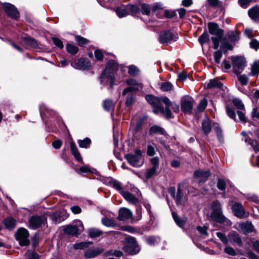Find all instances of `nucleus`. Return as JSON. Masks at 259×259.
I'll use <instances>...</instances> for the list:
<instances>
[{"label":"nucleus","mask_w":259,"mask_h":259,"mask_svg":"<svg viewBox=\"0 0 259 259\" xmlns=\"http://www.w3.org/2000/svg\"><path fill=\"white\" fill-rule=\"evenodd\" d=\"M117 69L118 64L117 62L113 60L109 61L104 71L101 76V83L104 84L110 83L112 87L114 81L113 72Z\"/></svg>","instance_id":"1"},{"label":"nucleus","mask_w":259,"mask_h":259,"mask_svg":"<svg viewBox=\"0 0 259 259\" xmlns=\"http://www.w3.org/2000/svg\"><path fill=\"white\" fill-rule=\"evenodd\" d=\"M209 32L212 36L211 39L213 44V48L217 49L219 47V44L223 35V30L221 29L217 24L210 22L208 23Z\"/></svg>","instance_id":"2"},{"label":"nucleus","mask_w":259,"mask_h":259,"mask_svg":"<svg viewBox=\"0 0 259 259\" xmlns=\"http://www.w3.org/2000/svg\"><path fill=\"white\" fill-rule=\"evenodd\" d=\"M125 158L128 162L134 167H140L143 163L142 153L139 150L135 151V155L132 154L125 155Z\"/></svg>","instance_id":"3"},{"label":"nucleus","mask_w":259,"mask_h":259,"mask_svg":"<svg viewBox=\"0 0 259 259\" xmlns=\"http://www.w3.org/2000/svg\"><path fill=\"white\" fill-rule=\"evenodd\" d=\"M161 101L166 105V108L164 110V113H161L165 115L166 118H170L172 117V113L169 109L170 106L174 112H178L179 111V106L175 103L171 102L167 97H162Z\"/></svg>","instance_id":"4"},{"label":"nucleus","mask_w":259,"mask_h":259,"mask_svg":"<svg viewBox=\"0 0 259 259\" xmlns=\"http://www.w3.org/2000/svg\"><path fill=\"white\" fill-rule=\"evenodd\" d=\"M231 59L235 73L240 74L246 65L245 58L241 56H233Z\"/></svg>","instance_id":"5"},{"label":"nucleus","mask_w":259,"mask_h":259,"mask_svg":"<svg viewBox=\"0 0 259 259\" xmlns=\"http://www.w3.org/2000/svg\"><path fill=\"white\" fill-rule=\"evenodd\" d=\"M145 98L147 102L154 107L153 112L155 113H164V109L160 105V102H162L161 98H158L150 95L146 96Z\"/></svg>","instance_id":"6"},{"label":"nucleus","mask_w":259,"mask_h":259,"mask_svg":"<svg viewBox=\"0 0 259 259\" xmlns=\"http://www.w3.org/2000/svg\"><path fill=\"white\" fill-rule=\"evenodd\" d=\"M124 249L126 252L131 254H136L140 251V248L137 241L133 237H130L126 239Z\"/></svg>","instance_id":"7"},{"label":"nucleus","mask_w":259,"mask_h":259,"mask_svg":"<svg viewBox=\"0 0 259 259\" xmlns=\"http://www.w3.org/2000/svg\"><path fill=\"white\" fill-rule=\"evenodd\" d=\"M16 236L17 240L19 241L21 245H27L29 244V233L26 229L23 228L18 229Z\"/></svg>","instance_id":"8"},{"label":"nucleus","mask_w":259,"mask_h":259,"mask_svg":"<svg viewBox=\"0 0 259 259\" xmlns=\"http://www.w3.org/2000/svg\"><path fill=\"white\" fill-rule=\"evenodd\" d=\"M194 102V100L191 97L189 96L183 97L181 100L182 110L185 112H191L193 108Z\"/></svg>","instance_id":"9"},{"label":"nucleus","mask_w":259,"mask_h":259,"mask_svg":"<svg viewBox=\"0 0 259 259\" xmlns=\"http://www.w3.org/2000/svg\"><path fill=\"white\" fill-rule=\"evenodd\" d=\"M126 82L130 87L125 89L123 92L122 95H125L128 92L136 91L139 89L142 88V84L139 83L137 81L134 79H129L126 80Z\"/></svg>","instance_id":"10"},{"label":"nucleus","mask_w":259,"mask_h":259,"mask_svg":"<svg viewBox=\"0 0 259 259\" xmlns=\"http://www.w3.org/2000/svg\"><path fill=\"white\" fill-rule=\"evenodd\" d=\"M232 211L235 216L242 218L247 217L248 213L246 212L241 203L235 202L232 207Z\"/></svg>","instance_id":"11"},{"label":"nucleus","mask_w":259,"mask_h":259,"mask_svg":"<svg viewBox=\"0 0 259 259\" xmlns=\"http://www.w3.org/2000/svg\"><path fill=\"white\" fill-rule=\"evenodd\" d=\"M177 35L170 31L162 32L159 35V41L162 44L167 43L172 40H176Z\"/></svg>","instance_id":"12"},{"label":"nucleus","mask_w":259,"mask_h":259,"mask_svg":"<svg viewBox=\"0 0 259 259\" xmlns=\"http://www.w3.org/2000/svg\"><path fill=\"white\" fill-rule=\"evenodd\" d=\"M46 219L43 217L33 216L29 221V228L32 229H35L39 227L41 225L44 223Z\"/></svg>","instance_id":"13"},{"label":"nucleus","mask_w":259,"mask_h":259,"mask_svg":"<svg viewBox=\"0 0 259 259\" xmlns=\"http://www.w3.org/2000/svg\"><path fill=\"white\" fill-rule=\"evenodd\" d=\"M104 251V249L100 247H95L87 249L84 252V256L88 258L95 257Z\"/></svg>","instance_id":"14"},{"label":"nucleus","mask_w":259,"mask_h":259,"mask_svg":"<svg viewBox=\"0 0 259 259\" xmlns=\"http://www.w3.org/2000/svg\"><path fill=\"white\" fill-rule=\"evenodd\" d=\"M71 66L78 69L84 70L90 67V62L85 59L75 60L71 63Z\"/></svg>","instance_id":"15"},{"label":"nucleus","mask_w":259,"mask_h":259,"mask_svg":"<svg viewBox=\"0 0 259 259\" xmlns=\"http://www.w3.org/2000/svg\"><path fill=\"white\" fill-rule=\"evenodd\" d=\"M168 192L172 197L175 199L178 205L181 204L185 199V198H184V194L180 188L178 189L176 195H175L176 190L174 187L170 188L168 190Z\"/></svg>","instance_id":"16"},{"label":"nucleus","mask_w":259,"mask_h":259,"mask_svg":"<svg viewBox=\"0 0 259 259\" xmlns=\"http://www.w3.org/2000/svg\"><path fill=\"white\" fill-rule=\"evenodd\" d=\"M4 7L5 12L10 17L17 19L19 17V13L13 5L9 3H6L4 4Z\"/></svg>","instance_id":"17"},{"label":"nucleus","mask_w":259,"mask_h":259,"mask_svg":"<svg viewBox=\"0 0 259 259\" xmlns=\"http://www.w3.org/2000/svg\"><path fill=\"white\" fill-rule=\"evenodd\" d=\"M133 213L131 210L125 207L120 208L117 219L120 221H125L132 219Z\"/></svg>","instance_id":"18"},{"label":"nucleus","mask_w":259,"mask_h":259,"mask_svg":"<svg viewBox=\"0 0 259 259\" xmlns=\"http://www.w3.org/2000/svg\"><path fill=\"white\" fill-rule=\"evenodd\" d=\"M196 179L199 183L205 182L210 176L209 170H197L194 174Z\"/></svg>","instance_id":"19"},{"label":"nucleus","mask_w":259,"mask_h":259,"mask_svg":"<svg viewBox=\"0 0 259 259\" xmlns=\"http://www.w3.org/2000/svg\"><path fill=\"white\" fill-rule=\"evenodd\" d=\"M121 194L127 201L132 204L136 205L139 203V200L128 192L121 191Z\"/></svg>","instance_id":"20"},{"label":"nucleus","mask_w":259,"mask_h":259,"mask_svg":"<svg viewBox=\"0 0 259 259\" xmlns=\"http://www.w3.org/2000/svg\"><path fill=\"white\" fill-rule=\"evenodd\" d=\"M64 231L68 235L77 236L79 234V229L76 225H69L65 227Z\"/></svg>","instance_id":"21"},{"label":"nucleus","mask_w":259,"mask_h":259,"mask_svg":"<svg viewBox=\"0 0 259 259\" xmlns=\"http://www.w3.org/2000/svg\"><path fill=\"white\" fill-rule=\"evenodd\" d=\"M249 16L255 21H259V7H254L248 12Z\"/></svg>","instance_id":"22"},{"label":"nucleus","mask_w":259,"mask_h":259,"mask_svg":"<svg viewBox=\"0 0 259 259\" xmlns=\"http://www.w3.org/2000/svg\"><path fill=\"white\" fill-rule=\"evenodd\" d=\"M202 128L203 133L207 135L210 133L211 129V122L209 119L206 118L202 122Z\"/></svg>","instance_id":"23"},{"label":"nucleus","mask_w":259,"mask_h":259,"mask_svg":"<svg viewBox=\"0 0 259 259\" xmlns=\"http://www.w3.org/2000/svg\"><path fill=\"white\" fill-rule=\"evenodd\" d=\"M6 228L9 230L13 229L16 225V221L12 218H7L4 221Z\"/></svg>","instance_id":"24"},{"label":"nucleus","mask_w":259,"mask_h":259,"mask_svg":"<svg viewBox=\"0 0 259 259\" xmlns=\"http://www.w3.org/2000/svg\"><path fill=\"white\" fill-rule=\"evenodd\" d=\"M222 86L221 82L218 81L217 79L210 80L208 83L205 84V87L207 88H220Z\"/></svg>","instance_id":"25"},{"label":"nucleus","mask_w":259,"mask_h":259,"mask_svg":"<svg viewBox=\"0 0 259 259\" xmlns=\"http://www.w3.org/2000/svg\"><path fill=\"white\" fill-rule=\"evenodd\" d=\"M70 148L71 152L76 158V159L80 161L81 160V157L80 156V153L78 152L77 149L76 147L75 144L73 142H71L70 143Z\"/></svg>","instance_id":"26"},{"label":"nucleus","mask_w":259,"mask_h":259,"mask_svg":"<svg viewBox=\"0 0 259 259\" xmlns=\"http://www.w3.org/2000/svg\"><path fill=\"white\" fill-rule=\"evenodd\" d=\"M241 229L244 232H250L253 231V226L249 222H246L240 224Z\"/></svg>","instance_id":"27"},{"label":"nucleus","mask_w":259,"mask_h":259,"mask_svg":"<svg viewBox=\"0 0 259 259\" xmlns=\"http://www.w3.org/2000/svg\"><path fill=\"white\" fill-rule=\"evenodd\" d=\"M228 240L232 243H235L240 244L241 243V240L239 236L236 233H231L228 236Z\"/></svg>","instance_id":"28"},{"label":"nucleus","mask_w":259,"mask_h":259,"mask_svg":"<svg viewBox=\"0 0 259 259\" xmlns=\"http://www.w3.org/2000/svg\"><path fill=\"white\" fill-rule=\"evenodd\" d=\"M23 41L25 44L31 47L35 48L37 46L36 40L30 37L24 38Z\"/></svg>","instance_id":"29"},{"label":"nucleus","mask_w":259,"mask_h":259,"mask_svg":"<svg viewBox=\"0 0 259 259\" xmlns=\"http://www.w3.org/2000/svg\"><path fill=\"white\" fill-rule=\"evenodd\" d=\"M102 223L105 226L110 227H114L116 225L115 221L113 219L107 217H104L102 219Z\"/></svg>","instance_id":"30"},{"label":"nucleus","mask_w":259,"mask_h":259,"mask_svg":"<svg viewBox=\"0 0 259 259\" xmlns=\"http://www.w3.org/2000/svg\"><path fill=\"white\" fill-rule=\"evenodd\" d=\"M88 233L91 238H96L102 235V232L96 228H91L88 230Z\"/></svg>","instance_id":"31"},{"label":"nucleus","mask_w":259,"mask_h":259,"mask_svg":"<svg viewBox=\"0 0 259 259\" xmlns=\"http://www.w3.org/2000/svg\"><path fill=\"white\" fill-rule=\"evenodd\" d=\"M116 13L120 18L124 17L130 14L128 11L126 10V7L124 8H118L116 10Z\"/></svg>","instance_id":"32"},{"label":"nucleus","mask_w":259,"mask_h":259,"mask_svg":"<svg viewBox=\"0 0 259 259\" xmlns=\"http://www.w3.org/2000/svg\"><path fill=\"white\" fill-rule=\"evenodd\" d=\"M92 244L91 242H81L74 244L73 247L75 249H83L88 248Z\"/></svg>","instance_id":"33"},{"label":"nucleus","mask_w":259,"mask_h":259,"mask_svg":"<svg viewBox=\"0 0 259 259\" xmlns=\"http://www.w3.org/2000/svg\"><path fill=\"white\" fill-rule=\"evenodd\" d=\"M259 73V60L254 62L251 67V72L249 75L253 76Z\"/></svg>","instance_id":"34"},{"label":"nucleus","mask_w":259,"mask_h":259,"mask_svg":"<svg viewBox=\"0 0 259 259\" xmlns=\"http://www.w3.org/2000/svg\"><path fill=\"white\" fill-rule=\"evenodd\" d=\"M126 10L128 11L130 14L134 15L139 12V8L137 6L130 4L126 6Z\"/></svg>","instance_id":"35"},{"label":"nucleus","mask_w":259,"mask_h":259,"mask_svg":"<svg viewBox=\"0 0 259 259\" xmlns=\"http://www.w3.org/2000/svg\"><path fill=\"white\" fill-rule=\"evenodd\" d=\"M114 106L115 104L111 100H106L104 101L103 107L106 110L109 111L113 109Z\"/></svg>","instance_id":"36"},{"label":"nucleus","mask_w":259,"mask_h":259,"mask_svg":"<svg viewBox=\"0 0 259 259\" xmlns=\"http://www.w3.org/2000/svg\"><path fill=\"white\" fill-rule=\"evenodd\" d=\"M211 218L214 221L221 222L223 220L222 212L213 211L211 214Z\"/></svg>","instance_id":"37"},{"label":"nucleus","mask_w":259,"mask_h":259,"mask_svg":"<svg viewBox=\"0 0 259 259\" xmlns=\"http://www.w3.org/2000/svg\"><path fill=\"white\" fill-rule=\"evenodd\" d=\"M160 241L159 237L154 236H149L146 238L147 243L150 245H155L158 243Z\"/></svg>","instance_id":"38"},{"label":"nucleus","mask_w":259,"mask_h":259,"mask_svg":"<svg viewBox=\"0 0 259 259\" xmlns=\"http://www.w3.org/2000/svg\"><path fill=\"white\" fill-rule=\"evenodd\" d=\"M78 143L80 147L87 148L91 143V140L86 138L83 140H79Z\"/></svg>","instance_id":"39"},{"label":"nucleus","mask_w":259,"mask_h":259,"mask_svg":"<svg viewBox=\"0 0 259 259\" xmlns=\"http://www.w3.org/2000/svg\"><path fill=\"white\" fill-rule=\"evenodd\" d=\"M50 218L52 221L55 223H59L61 222L64 219H61L60 213L58 212H55L50 215Z\"/></svg>","instance_id":"40"},{"label":"nucleus","mask_w":259,"mask_h":259,"mask_svg":"<svg viewBox=\"0 0 259 259\" xmlns=\"http://www.w3.org/2000/svg\"><path fill=\"white\" fill-rule=\"evenodd\" d=\"M66 49L68 53L72 54H76L78 51V49L76 46L70 44L67 45Z\"/></svg>","instance_id":"41"},{"label":"nucleus","mask_w":259,"mask_h":259,"mask_svg":"<svg viewBox=\"0 0 259 259\" xmlns=\"http://www.w3.org/2000/svg\"><path fill=\"white\" fill-rule=\"evenodd\" d=\"M149 132L150 134H154L157 133H159L161 135L163 134V129L157 125L152 126L150 129Z\"/></svg>","instance_id":"42"},{"label":"nucleus","mask_w":259,"mask_h":259,"mask_svg":"<svg viewBox=\"0 0 259 259\" xmlns=\"http://www.w3.org/2000/svg\"><path fill=\"white\" fill-rule=\"evenodd\" d=\"M228 37L231 41H235L239 39V33L237 31H230Z\"/></svg>","instance_id":"43"},{"label":"nucleus","mask_w":259,"mask_h":259,"mask_svg":"<svg viewBox=\"0 0 259 259\" xmlns=\"http://www.w3.org/2000/svg\"><path fill=\"white\" fill-rule=\"evenodd\" d=\"M139 72V69L135 65H130L128 66V73L133 76L137 75Z\"/></svg>","instance_id":"44"},{"label":"nucleus","mask_w":259,"mask_h":259,"mask_svg":"<svg viewBox=\"0 0 259 259\" xmlns=\"http://www.w3.org/2000/svg\"><path fill=\"white\" fill-rule=\"evenodd\" d=\"M172 215L173 218H174L175 221L176 222V223H177V224L181 227H183L185 224V221L184 220L179 218L177 216V214L174 212H172Z\"/></svg>","instance_id":"45"},{"label":"nucleus","mask_w":259,"mask_h":259,"mask_svg":"<svg viewBox=\"0 0 259 259\" xmlns=\"http://www.w3.org/2000/svg\"><path fill=\"white\" fill-rule=\"evenodd\" d=\"M75 38L78 45L80 46H83L89 42V40L87 39L80 36H76Z\"/></svg>","instance_id":"46"},{"label":"nucleus","mask_w":259,"mask_h":259,"mask_svg":"<svg viewBox=\"0 0 259 259\" xmlns=\"http://www.w3.org/2000/svg\"><path fill=\"white\" fill-rule=\"evenodd\" d=\"M160 88L163 91L167 92L172 89V85L169 82H164L161 84Z\"/></svg>","instance_id":"47"},{"label":"nucleus","mask_w":259,"mask_h":259,"mask_svg":"<svg viewBox=\"0 0 259 259\" xmlns=\"http://www.w3.org/2000/svg\"><path fill=\"white\" fill-rule=\"evenodd\" d=\"M209 40V36L206 32H204L199 37L198 40L201 45L206 42Z\"/></svg>","instance_id":"48"},{"label":"nucleus","mask_w":259,"mask_h":259,"mask_svg":"<svg viewBox=\"0 0 259 259\" xmlns=\"http://www.w3.org/2000/svg\"><path fill=\"white\" fill-rule=\"evenodd\" d=\"M207 104V101L206 99H205V98L203 99V100H202L200 102L198 106H197V110L199 111H202L205 108Z\"/></svg>","instance_id":"49"},{"label":"nucleus","mask_w":259,"mask_h":259,"mask_svg":"<svg viewBox=\"0 0 259 259\" xmlns=\"http://www.w3.org/2000/svg\"><path fill=\"white\" fill-rule=\"evenodd\" d=\"M232 102L234 106L240 110H243L244 109V105L242 103L241 100L238 99H234L233 100Z\"/></svg>","instance_id":"50"},{"label":"nucleus","mask_w":259,"mask_h":259,"mask_svg":"<svg viewBox=\"0 0 259 259\" xmlns=\"http://www.w3.org/2000/svg\"><path fill=\"white\" fill-rule=\"evenodd\" d=\"M222 57V53L221 51L218 50L214 52V60L215 63H220Z\"/></svg>","instance_id":"51"},{"label":"nucleus","mask_w":259,"mask_h":259,"mask_svg":"<svg viewBox=\"0 0 259 259\" xmlns=\"http://www.w3.org/2000/svg\"><path fill=\"white\" fill-rule=\"evenodd\" d=\"M211 208L213 211L222 212L221 205L218 201H215L212 203Z\"/></svg>","instance_id":"52"},{"label":"nucleus","mask_w":259,"mask_h":259,"mask_svg":"<svg viewBox=\"0 0 259 259\" xmlns=\"http://www.w3.org/2000/svg\"><path fill=\"white\" fill-rule=\"evenodd\" d=\"M141 12L144 15H148L150 12L149 6L146 4H143L141 6Z\"/></svg>","instance_id":"53"},{"label":"nucleus","mask_w":259,"mask_h":259,"mask_svg":"<svg viewBox=\"0 0 259 259\" xmlns=\"http://www.w3.org/2000/svg\"><path fill=\"white\" fill-rule=\"evenodd\" d=\"M238 78L239 81L242 85H246L248 82V78L246 75H238Z\"/></svg>","instance_id":"54"},{"label":"nucleus","mask_w":259,"mask_h":259,"mask_svg":"<svg viewBox=\"0 0 259 259\" xmlns=\"http://www.w3.org/2000/svg\"><path fill=\"white\" fill-rule=\"evenodd\" d=\"M135 97L133 94L128 95L126 100V105L127 106H131L135 101Z\"/></svg>","instance_id":"55"},{"label":"nucleus","mask_w":259,"mask_h":259,"mask_svg":"<svg viewBox=\"0 0 259 259\" xmlns=\"http://www.w3.org/2000/svg\"><path fill=\"white\" fill-rule=\"evenodd\" d=\"M226 184L223 180H219L217 183L218 188L221 190L224 191L226 189Z\"/></svg>","instance_id":"56"},{"label":"nucleus","mask_w":259,"mask_h":259,"mask_svg":"<svg viewBox=\"0 0 259 259\" xmlns=\"http://www.w3.org/2000/svg\"><path fill=\"white\" fill-rule=\"evenodd\" d=\"M157 168L152 167L151 168L149 169L146 174V177L147 178L149 179L152 177L155 173L157 170Z\"/></svg>","instance_id":"57"},{"label":"nucleus","mask_w":259,"mask_h":259,"mask_svg":"<svg viewBox=\"0 0 259 259\" xmlns=\"http://www.w3.org/2000/svg\"><path fill=\"white\" fill-rule=\"evenodd\" d=\"M233 48V46L228 42H224L222 45V48L224 52L232 50Z\"/></svg>","instance_id":"58"},{"label":"nucleus","mask_w":259,"mask_h":259,"mask_svg":"<svg viewBox=\"0 0 259 259\" xmlns=\"http://www.w3.org/2000/svg\"><path fill=\"white\" fill-rule=\"evenodd\" d=\"M152 167L158 169L159 167V158L158 157H154L151 159Z\"/></svg>","instance_id":"59"},{"label":"nucleus","mask_w":259,"mask_h":259,"mask_svg":"<svg viewBox=\"0 0 259 259\" xmlns=\"http://www.w3.org/2000/svg\"><path fill=\"white\" fill-rule=\"evenodd\" d=\"M252 0H238V3L242 8H247Z\"/></svg>","instance_id":"60"},{"label":"nucleus","mask_w":259,"mask_h":259,"mask_svg":"<svg viewBox=\"0 0 259 259\" xmlns=\"http://www.w3.org/2000/svg\"><path fill=\"white\" fill-rule=\"evenodd\" d=\"M112 185L114 188L116 189L117 190H118L120 192V193L121 194V191H124L121 188V185L120 183L117 181H113L112 182Z\"/></svg>","instance_id":"61"},{"label":"nucleus","mask_w":259,"mask_h":259,"mask_svg":"<svg viewBox=\"0 0 259 259\" xmlns=\"http://www.w3.org/2000/svg\"><path fill=\"white\" fill-rule=\"evenodd\" d=\"M250 47L255 50L259 49V41L256 39H252L250 42Z\"/></svg>","instance_id":"62"},{"label":"nucleus","mask_w":259,"mask_h":259,"mask_svg":"<svg viewBox=\"0 0 259 259\" xmlns=\"http://www.w3.org/2000/svg\"><path fill=\"white\" fill-rule=\"evenodd\" d=\"M52 40H53V42L54 43V44L56 46L59 47V48L61 49V48H63V45L62 41L59 38H56V37H53Z\"/></svg>","instance_id":"63"},{"label":"nucleus","mask_w":259,"mask_h":259,"mask_svg":"<svg viewBox=\"0 0 259 259\" xmlns=\"http://www.w3.org/2000/svg\"><path fill=\"white\" fill-rule=\"evenodd\" d=\"M217 236L218 238H219L225 244H227L228 242V239H227L225 236V235L221 232L217 233Z\"/></svg>","instance_id":"64"}]
</instances>
